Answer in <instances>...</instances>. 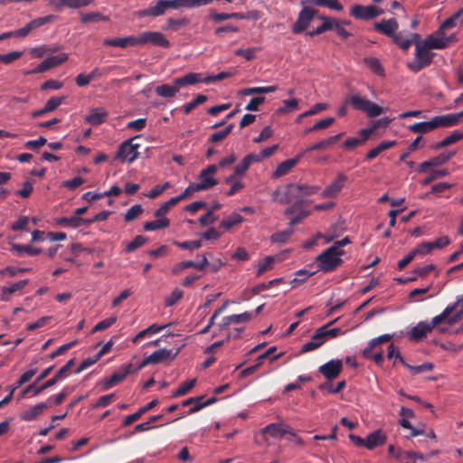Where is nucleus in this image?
Instances as JSON below:
<instances>
[{"instance_id": "18", "label": "nucleus", "mask_w": 463, "mask_h": 463, "mask_svg": "<svg viewBox=\"0 0 463 463\" xmlns=\"http://www.w3.org/2000/svg\"><path fill=\"white\" fill-rule=\"evenodd\" d=\"M398 28V22L394 18L383 19L373 24L374 31L389 38H392L396 33Z\"/></svg>"}, {"instance_id": "19", "label": "nucleus", "mask_w": 463, "mask_h": 463, "mask_svg": "<svg viewBox=\"0 0 463 463\" xmlns=\"http://www.w3.org/2000/svg\"><path fill=\"white\" fill-rule=\"evenodd\" d=\"M263 433L276 439H281L285 434L296 436V432L284 423H270L263 429Z\"/></svg>"}, {"instance_id": "32", "label": "nucleus", "mask_w": 463, "mask_h": 463, "mask_svg": "<svg viewBox=\"0 0 463 463\" xmlns=\"http://www.w3.org/2000/svg\"><path fill=\"white\" fill-rule=\"evenodd\" d=\"M56 223L63 227L79 228L81 225H86V219L78 216L61 217L56 219Z\"/></svg>"}, {"instance_id": "55", "label": "nucleus", "mask_w": 463, "mask_h": 463, "mask_svg": "<svg viewBox=\"0 0 463 463\" xmlns=\"http://www.w3.org/2000/svg\"><path fill=\"white\" fill-rule=\"evenodd\" d=\"M143 213V208L140 204H135L130 207L124 215L126 222H132L137 219Z\"/></svg>"}, {"instance_id": "39", "label": "nucleus", "mask_w": 463, "mask_h": 463, "mask_svg": "<svg viewBox=\"0 0 463 463\" xmlns=\"http://www.w3.org/2000/svg\"><path fill=\"white\" fill-rule=\"evenodd\" d=\"M318 18L323 21V24L315 30L307 33V34L310 37L321 34L326 31H331L332 29L331 17L321 15Z\"/></svg>"}, {"instance_id": "57", "label": "nucleus", "mask_w": 463, "mask_h": 463, "mask_svg": "<svg viewBox=\"0 0 463 463\" xmlns=\"http://www.w3.org/2000/svg\"><path fill=\"white\" fill-rule=\"evenodd\" d=\"M332 29L335 31L338 36H340L343 40H346L351 35L342 25L341 22L338 19L332 18L331 20Z\"/></svg>"}, {"instance_id": "38", "label": "nucleus", "mask_w": 463, "mask_h": 463, "mask_svg": "<svg viewBox=\"0 0 463 463\" xmlns=\"http://www.w3.org/2000/svg\"><path fill=\"white\" fill-rule=\"evenodd\" d=\"M293 233H294V230H293V228H291L289 226V228H288L284 231H279V232L273 233L270 236V241L273 243L284 244L293 235Z\"/></svg>"}, {"instance_id": "41", "label": "nucleus", "mask_w": 463, "mask_h": 463, "mask_svg": "<svg viewBox=\"0 0 463 463\" xmlns=\"http://www.w3.org/2000/svg\"><path fill=\"white\" fill-rule=\"evenodd\" d=\"M170 225V221L167 218H162L152 222L144 223V230L146 232L156 231L166 228Z\"/></svg>"}, {"instance_id": "33", "label": "nucleus", "mask_w": 463, "mask_h": 463, "mask_svg": "<svg viewBox=\"0 0 463 463\" xmlns=\"http://www.w3.org/2000/svg\"><path fill=\"white\" fill-rule=\"evenodd\" d=\"M75 364V359L69 360L66 364H64L62 367H61L58 372L55 373L53 377L49 379L47 381L46 385H54L56 384L60 380L65 378L68 375L69 371L71 369V367Z\"/></svg>"}, {"instance_id": "49", "label": "nucleus", "mask_w": 463, "mask_h": 463, "mask_svg": "<svg viewBox=\"0 0 463 463\" xmlns=\"http://www.w3.org/2000/svg\"><path fill=\"white\" fill-rule=\"evenodd\" d=\"M206 100H207V97L205 95L200 94L194 100L184 105L182 107V109L184 114H189L198 105L204 103Z\"/></svg>"}, {"instance_id": "15", "label": "nucleus", "mask_w": 463, "mask_h": 463, "mask_svg": "<svg viewBox=\"0 0 463 463\" xmlns=\"http://www.w3.org/2000/svg\"><path fill=\"white\" fill-rule=\"evenodd\" d=\"M347 176L343 173H338L336 178L327 185L321 193L323 198L335 197L345 186Z\"/></svg>"}, {"instance_id": "21", "label": "nucleus", "mask_w": 463, "mask_h": 463, "mask_svg": "<svg viewBox=\"0 0 463 463\" xmlns=\"http://www.w3.org/2000/svg\"><path fill=\"white\" fill-rule=\"evenodd\" d=\"M252 313L244 312L238 315H232L224 317L222 322L218 324V327L221 331L226 330L232 324H240L250 321L252 318Z\"/></svg>"}, {"instance_id": "25", "label": "nucleus", "mask_w": 463, "mask_h": 463, "mask_svg": "<svg viewBox=\"0 0 463 463\" xmlns=\"http://www.w3.org/2000/svg\"><path fill=\"white\" fill-rule=\"evenodd\" d=\"M199 82H203V78L202 77V75L200 73H196V72H189V73L185 74L184 76L175 78L173 80V83H175L176 85L178 90H180V88H183V87H185L188 85H194Z\"/></svg>"}, {"instance_id": "14", "label": "nucleus", "mask_w": 463, "mask_h": 463, "mask_svg": "<svg viewBox=\"0 0 463 463\" xmlns=\"http://www.w3.org/2000/svg\"><path fill=\"white\" fill-rule=\"evenodd\" d=\"M142 35V45L145 44H152L154 46L168 48L170 46V42L166 39V37L160 32H151L146 31L141 33Z\"/></svg>"}, {"instance_id": "6", "label": "nucleus", "mask_w": 463, "mask_h": 463, "mask_svg": "<svg viewBox=\"0 0 463 463\" xmlns=\"http://www.w3.org/2000/svg\"><path fill=\"white\" fill-rule=\"evenodd\" d=\"M434 56L435 53L431 52L423 43L416 44L414 61L408 64V68L414 72L420 71L432 63Z\"/></svg>"}, {"instance_id": "1", "label": "nucleus", "mask_w": 463, "mask_h": 463, "mask_svg": "<svg viewBox=\"0 0 463 463\" xmlns=\"http://www.w3.org/2000/svg\"><path fill=\"white\" fill-rule=\"evenodd\" d=\"M346 104H350L356 110L365 112L370 118H375L381 115L383 111V108L362 98L360 95H352L347 100H345V104L338 109L337 114L339 117L346 115Z\"/></svg>"}, {"instance_id": "37", "label": "nucleus", "mask_w": 463, "mask_h": 463, "mask_svg": "<svg viewBox=\"0 0 463 463\" xmlns=\"http://www.w3.org/2000/svg\"><path fill=\"white\" fill-rule=\"evenodd\" d=\"M178 91L179 90L175 83L173 85L162 84L156 88V93L163 98H173Z\"/></svg>"}, {"instance_id": "53", "label": "nucleus", "mask_w": 463, "mask_h": 463, "mask_svg": "<svg viewBox=\"0 0 463 463\" xmlns=\"http://www.w3.org/2000/svg\"><path fill=\"white\" fill-rule=\"evenodd\" d=\"M391 39L402 51H407L410 48V42L407 37L403 36V32L396 33Z\"/></svg>"}, {"instance_id": "4", "label": "nucleus", "mask_w": 463, "mask_h": 463, "mask_svg": "<svg viewBox=\"0 0 463 463\" xmlns=\"http://www.w3.org/2000/svg\"><path fill=\"white\" fill-rule=\"evenodd\" d=\"M344 254L345 251H335V248L329 247L316 258L318 270L325 273L335 270L342 264Z\"/></svg>"}, {"instance_id": "20", "label": "nucleus", "mask_w": 463, "mask_h": 463, "mask_svg": "<svg viewBox=\"0 0 463 463\" xmlns=\"http://www.w3.org/2000/svg\"><path fill=\"white\" fill-rule=\"evenodd\" d=\"M449 308H450V310L446 318V325L449 326L456 324L463 316V294L458 298L455 303L447 306L445 309Z\"/></svg>"}, {"instance_id": "62", "label": "nucleus", "mask_w": 463, "mask_h": 463, "mask_svg": "<svg viewBox=\"0 0 463 463\" xmlns=\"http://www.w3.org/2000/svg\"><path fill=\"white\" fill-rule=\"evenodd\" d=\"M55 16L52 14L46 15L43 17H38L30 22L31 25L33 26V29L39 28L46 24L52 23L55 20Z\"/></svg>"}, {"instance_id": "61", "label": "nucleus", "mask_w": 463, "mask_h": 463, "mask_svg": "<svg viewBox=\"0 0 463 463\" xmlns=\"http://www.w3.org/2000/svg\"><path fill=\"white\" fill-rule=\"evenodd\" d=\"M183 291L179 288H175L172 291L169 297L165 298V305L166 307H172L177 303L183 298Z\"/></svg>"}, {"instance_id": "40", "label": "nucleus", "mask_w": 463, "mask_h": 463, "mask_svg": "<svg viewBox=\"0 0 463 463\" xmlns=\"http://www.w3.org/2000/svg\"><path fill=\"white\" fill-rule=\"evenodd\" d=\"M169 325H164V326H157L156 324L154 325H151L150 326H148L147 328L140 331L134 338H133V343H137L139 340L143 339L144 337H146V335H153V334H156L158 332H160L161 330H163L165 327L168 326Z\"/></svg>"}, {"instance_id": "50", "label": "nucleus", "mask_w": 463, "mask_h": 463, "mask_svg": "<svg viewBox=\"0 0 463 463\" xmlns=\"http://www.w3.org/2000/svg\"><path fill=\"white\" fill-rule=\"evenodd\" d=\"M196 379L183 383L172 394L173 397H180L186 394L192 388L194 387Z\"/></svg>"}, {"instance_id": "36", "label": "nucleus", "mask_w": 463, "mask_h": 463, "mask_svg": "<svg viewBox=\"0 0 463 463\" xmlns=\"http://www.w3.org/2000/svg\"><path fill=\"white\" fill-rule=\"evenodd\" d=\"M11 250L15 251L19 256H22L24 253L30 256H36L42 252L41 248H33L30 245H21L17 243L12 244Z\"/></svg>"}, {"instance_id": "16", "label": "nucleus", "mask_w": 463, "mask_h": 463, "mask_svg": "<svg viewBox=\"0 0 463 463\" xmlns=\"http://www.w3.org/2000/svg\"><path fill=\"white\" fill-rule=\"evenodd\" d=\"M168 10L166 0H157L152 3L147 8L139 10L137 12L138 17H157L164 15Z\"/></svg>"}, {"instance_id": "17", "label": "nucleus", "mask_w": 463, "mask_h": 463, "mask_svg": "<svg viewBox=\"0 0 463 463\" xmlns=\"http://www.w3.org/2000/svg\"><path fill=\"white\" fill-rule=\"evenodd\" d=\"M456 42L455 35H450L448 37H437L434 34H430L426 37L422 43L425 46L430 50L438 49L442 50L449 46L450 43Z\"/></svg>"}, {"instance_id": "30", "label": "nucleus", "mask_w": 463, "mask_h": 463, "mask_svg": "<svg viewBox=\"0 0 463 463\" xmlns=\"http://www.w3.org/2000/svg\"><path fill=\"white\" fill-rule=\"evenodd\" d=\"M396 359H399V361L406 368H408L412 373V374H420L424 372L431 371L434 368V365L431 363H423L422 364L420 365H411L405 362L400 352H397Z\"/></svg>"}, {"instance_id": "54", "label": "nucleus", "mask_w": 463, "mask_h": 463, "mask_svg": "<svg viewBox=\"0 0 463 463\" xmlns=\"http://www.w3.org/2000/svg\"><path fill=\"white\" fill-rule=\"evenodd\" d=\"M282 280H283L282 278H279V279H274L272 280H269L268 282H263V283L258 284L252 288V293L256 294V295L260 294V292L270 288L273 285L281 283Z\"/></svg>"}, {"instance_id": "59", "label": "nucleus", "mask_w": 463, "mask_h": 463, "mask_svg": "<svg viewBox=\"0 0 463 463\" xmlns=\"http://www.w3.org/2000/svg\"><path fill=\"white\" fill-rule=\"evenodd\" d=\"M454 152H447L441 153L437 156L430 158L432 165L439 166L447 163L452 156H454Z\"/></svg>"}, {"instance_id": "31", "label": "nucleus", "mask_w": 463, "mask_h": 463, "mask_svg": "<svg viewBox=\"0 0 463 463\" xmlns=\"http://www.w3.org/2000/svg\"><path fill=\"white\" fill-rule=\"evenodd\" d=\"M342 133L337 134L335 136L329 137L324 140H321L317 143L311 145L310 146L306 148V152L315 151V150H325L329 146L335 144L342 137Z\"/></svg>"}, {"instance_id": "9", "label": "nucleus", "mask_w": 463, "mask_h": 463, "mask_svg": "<svg viewBox=\"0 0 463 463\" xmlns=\"http://www.w3.org/2000/svg\"><path fill=\"white\" fill-rule=\"evenodd\" d=\"M138 371L140 370L137 369V366H134L132 364H128L121 366L104 382L103 389L109 390L112 388L113 386L122 382L128 374L136 373Z\"/></svg>"}, {"instance_id": "64", "label": "nucleus", "mask_w": 463, "mask_h": 463, "mask_svg": "<svg viewBox=\"0 0 463 463\" xmlns=\"http://www.w3.org/2000/svg\"><path fill=\"white\" fill-rule=\"evenodd\" d=\"M284 106L278 109L279 113H287L298 109V100L297 99L283 100Z\"/></svg>"}, {"instance_id": "7", "label": "nucleus", "mask_w": 463, "mask_h": 463, "mask_svg": "<svg viewBox=\"0 0 463 463\" xmlns=\"http://www.w3.org/2000/svg\"><path fill=\"white\" fill-rule=\"evenodd\" d=\"M138 136L123 141L118 146L115 159L129 164L133 163L139 155L138 149L140 145L134 143V140Z\"/></svg>"}, {"instance_id": "52", "label": "nucleus", "mask_w": 463, "mask_h": 463, "mask_svg": "<svg viewBox=\"0 0 463 463\" xmlns=\"http://www.w3.org/2000/svg\"><path fill=\"white\" fill-rule=\"evenodd\" d=\"M99 21H109V17L105 16L99 13H88V14H82L80 15V22L82 24H88L90 22H99Z\"/></svg>"}, {"instance_id": "5", "label": "nucleus", "mask_w": 463, "mask_h": 463, "mask_svg": "<svg viewBox=\"0 0 463 463\" xmlns=\"http://www.w3.org/2000/svg\"><path fill=\"white\" fill-rule=\"evenodd\" d=\"M301 189L298 184H288L284 189H276L271 196L273 201L279 203L301 204L304 203Z\"/></svg>"}, {"instance_id": "56", "label": "nucleus", "mask_w": 463, "mask_h": 463, "mask_svg": "<svg viewBox=\"0 0 463 463\" xmlns=\"http://www.w3.org/2000/svg\"><path fill=\"white\" fill-rule=\"evenodd\" d=\"M117 321V317L112 316L110 317H108L104 320L99 321L91 330V333L94 334L99 331H103L109 327H110L112 325H114Z\"/></svg>"}, {"instance_id": "27", "label": "nucleus", "mask_w": 463, "mask_h": 463, "mask_svg": "<svg viewBox=\"0 0 463 463\" xmlns=\"http://www.w3.org/2000/svg\"><path fill=\"white\" fill-rule=\"evenodd\" d=\"M336 319L328 322L327 324L324 325L323 326L318 327L316 330V337L322 338L326 341V337L334 338L338 336L339 335L343 334V331L341 328L335 327V328H329L333 324H335Z\"/></svg>"}, {"instance_id": "23", "label": "nucleus", "mask_w": 463, "mask_h": 463, "mask_svg": "<svg viewBox=\"0 0 463 463\" xmlns=\"http://www.w3.org/2000/svg\"><path fill=\"white\" fill-rule=\"evenodd\" d=\"M302 156L303 153L298 155L294 158L287 159L279 164L276 170L272 174V177L279 178L289 173L290 170L299 162Z\"/></svg>"}, {"instance_id": "28", "label": "nucleus", "mask_w": 463, "mask_h": 463, "mask_svg": "<svg viewBox=\"0 0 463 463\" xmlns=\"http://www.w3.org/2000/svg\"><path fill=\"white\" fill-rule=\"evenodd\" d=\"M108 112L102 108H96L90 111L86 116L85 120L92 126H98L106 121Z\"/></svg>"}, {"instance_id": "45", "label": "nucleus", "mask_w": 463, "mask_h": 463, "mask_svg": "<svg viewBox=\"0 0 463 463\" xmlns=\"http://www.w3.org/2000/svg\"><path fill=\"white\" fill-rule=\"evenodd\" d=\"M364 62L375 74L383 75V73H384L383 68L382 67V65L377 58L366 57L364 59Z\"/></svg>"}, {"instance_id": "2", "label": "nucleus", "mask_w": 463, "mask_h": 463, "mask_svg": "<svg viewBox=\"0 0 463 463\" xmlns=\"http://www.w3.org/2000/svg\"><path fill=\"white\" fill-rule=\"evenodd\" d=\"M455 117L449 114L436 116L430 121L417 122L409 126V130L413 133L425 134L439 128L455 126Z\"/></svg>"}, {"instance_id": "10", "label": "nucleus", "mask_w": 463, "mask_h": 463, "mask_svg": "<svg viewBox=\"0 0 463 463\" xmlns=\"http://www.w3.org/2000/svg\"><path fill=\"white\" fill-rule=\"evenodd\" d=\"M317 10L304 7L298 14V19L292 26V32L295 34H298L304 32L308 26L315 15L317 14Z\"/></svg>"}, {"instance_id": "8", "label": "nucleus", "mask_w": 463, "mask_h": 463, "mask_svg": "<svg viewBox=\"0 0 463 463\" xmlns=\"http://www.w3.org/2000/svg\"><path fill=\"white\" fill-rule=\"evenodd\" d=\"M383 14V10L370 5H354L350 9V15L354 17L355 19L360 20H371Z\"/></svg>"}, {"instance_id": "3", "label": "nucleus", "mask_w": 463, "mask_h": 463, "mask_svg": "<svg viewBox=\"0 0 463 463\" xmlns=\"http://www.w3.org/2000/svg\"><path fill=\"white\" fill-rule=\"evenodd\" d=\"M450 308L444 309L439 315L434 317L430 323L426 321H421L418 323L415 326H413L410 332V338L412 341L418 342L424 337H426L427 334L431 332L433 328L440 324H446V318L449 316Z\"/></svg>"}, {"instance_id": "13", "label": "nucleus", "mask_w": 463, "mask_h": 463, "mask_svg": "<svg viewBox=\"0 0 463 463\" xmlns=\"http://www.w3.org/2000/svg\"><path fill=\"white\" fill-rule=\"evenodd\" d=\"M343 370V363L339 359H333L318 367V372L323 374L328 381H332L338 377Z\"/></svg>"}, {"instance_id": "63", "label": "nucleus", "mask_w": 463, "mask_h": 463, "mask_svg": "<svg viewBox=\"0 0 463 463\" xmlns=\"http://www.w3.org/2000/svg\"><path fill=\"white\" fill-rule=\"evenodd\" d=\"M447 175H448V170H446V169L434 170L422 181V184L427 185V184H430L431 182H433L434 180L440 178V177H444Z\"/></svg>"}, {"instance_id": "34", "label": "nucleus", "mask_w": 463, "mask_h": 463, "mask_svg": "<svg viewBox=\"0 0 463 463\" xmlns=\"http://www.w3.org/2000/svg\"><path fill=\"white\" fill-rule=\"evenodd\" d=\"M463 138V131L461 130H454L450 135L446 137L443 140L440 142L435 144L434 148L435 149H440L443 147H446L448 146H450Z\"/></svg>"}, {"instance_id": "11", "label": "nucleus", "mask_w": 463, "mask_h": 463, "mask_svg": "<svg viewBox=\"0 0 463 463\" xmlns=\"http://www.w3.org/2000/svg\"><path fill=\"white\" fill-rule=\"evenodd\" d=\"M177 353L172 354V350L169 349H159L153 352L150 355L143 359L137 365V369H143L148 364H160L166 360H173L176 356Z\"/></svg>"}, {"instance_id": "60", "label": "nucleus", "mask_w": 463, "mask_h": 463, "mask_svg": "<svg viewBox=\"0 0 463 463\" xmlns=\"http://www.w3.org/2000/svg\"><path fill=\"white\" fill-rule=\"evenodd\" d=\"M147 241V238L143 235L136 236L131 241H129L127 245V250L131 252L136 250L137 248L144 245Z\"/></svg>"}, {"instance_id": "12", "label": "nucleus", "mask_w": 463, "mask_h": 463, "mask_svg": "<svg viewBox=\"0 0 463 463\" xmlns=\"http://www.w3.org/2000/svg\"><path fill=\"white\" fill-rule=\"evenodd\" d=\"M217 165H210L206 168L203 169L199 175L200 183H197V187L200 191L210 189L218 184V181L213 177L217 172Z\"/></svg>"}, {"instance_id": "44", "label": "nucleus", "mask_w": 463, "mask_h": 463, "mask_svg": "<svg viewBox=\"0 0 463 463\" xmlns=\"http://www.w3.org/2000/svg\"><path fill=\"white\" fill-rule=\"evenodd\" d=\"M233 127H234L233 124H229L222 130L216 131V132L213 133L209 137L208 141L211 142V143H218V142L222 141L223 139H225L227 137V136L229 134H231V132L233 129Z\"/></svg>"}, {"instance_id": "47", "label": "nucleus", "mask_w": 463, "mask_h": 463, "mask_svg": "<svg viewBox=\"0 0 463 463\" xmlns=\"http://www.w3.org/2000/svg\"><path fill=\"white\" fill-rule=\"evenodd\" d=\"M37 383H33L26 386L24 391L21 392V398H24L28 392H33V396L39 395L43 391L46 390L47 388L52 387V385H46L47 381L42 384L35 386Z\"/></svg>"}, {"instance_id": "58", "label": "nucleus", "mask_w": 463, "mask_h": 463, "mask_svg": "<svg viewBox=\"0 0 463 463\" xmlns=\"http://www.w3.org/2000/svg\"><path fill=\"white\" fill-rule=\"evenodd\" d=\"M175 244L183 250H198L202 247V241L199 240L186 241H175Z\"/></svg>"}, {"instance_id": "22", "label": "nucleus", "mask_w": 463, "mask_h": 463, "mask_svg": "<svg viewBox=\"0 0 463 463\" xmlns=\"http://www.w3.org/2000/svg\"><path fill=\"white\" fill-rule=\"evenodd\" d=\"M94 0H51L50 5L59 10L62 7L78 9L85 7L92 4Z\"/></svg>"}, {"instance_id": "46", "label": "nucleus", "mask_w": 463, "mask_h": 463, "mask_svg": "<svg viewBox=\"0 0 463 463\" xmlns=\"http://www.w3.org/2000/svg\"><path fill=\"white\" fill-rule=\"evenodd\" d=\"M345 386H346V382L345 380H343V381H340L339 383H337V384L335 386L333 385L329 382H325L318 386V389L321 391L326 390L328 392L335 394V393L340 392L343 389H345Z\"/></svg>"}, {"instance_id": "42", "label": "nucleus", "mask_w": 463, "mask_h": 463, "mask_svg": "<svg viewBox=\"0 0 463 463\" xmlns=\"http://www.w3.org/2000/svg\"><path fill=\"white\" fill-rule=\"evenodd\" d=\"M324 343H325L324 339L316 337V332H315L314 335H312L311 340L302 345V347L300 349V353L305 354V353L314 351V350L319 348Z\"/></svg>"}, {"instance_id": "43", "label": "nucleus", "mask_w": 463, "mask_h": 463, "mask_svg": "<svg viewBox=\"0 0 463 463\" xmlns=\"http://www.w3.org/2000/svg\"><path fill=\"white\" fill-rule=\"evenodd\" d=\"M243 221L244 219L241 214L233 213L227 219H224L221 222L220 227L224 228L225 230H230L234 225L239 224Z\"/></svg>"}, {"instance_id": "35", "label": "nucleus", "mask_w": 463, "mask_h": 463, "mask_svg": "<svg viewBox=\"0 0 463 463\" xmlns=\"http://www.w3.org/2000/svg\"><path fill=\"white\" fill-rule=\"evenodd\" d=\"M458 24H463V9L460 10L459 12L454 14L449 18L446 19L441 24L438 33L443 34V33L440 32L441 30L453 28V27L457 26Z\"/></svg>"}, {"instance_id": "48", "label": "nucleus", "mask_w": 463, "mask_h": 463, "mask_svg": "<svg viewBox=\"0 0 463 463\" xmlns=\"http://www.w3.org/2000/svg\"><path fill=\"white\" fill-rule=\"evenodd\" d=\"M189 24H190V20L187 17H183L181 19L168 18L166 20L165 29H171L173 31H177L180 27L186 26Z\"/></svg>"}, {"instance_id": "51", "label": "nucleus", "mask_w": 463, "mask_h": 463, "mask_svg": "<svg viewBox=\"0 0 463 463\" xmlns=\"http://www.w3.org/2000/svg\"><path fill=\"white\" fill-rule=\"evenodd\" d=\"M275 258L273 256H267L262 261L259 263L257 276H261L268 270L273 269Z\"/></svg>"}, {"instance_id": "24", "label": "nucleus", "mask_w": 463, "mask_h": 463, "mask_svg": "<svg viewBox=\"0 0 463 463\" xmlns=\"http://www.w3.org/2000/svg\"><path fill=\"white\" fill-rule=\"evenodd\" d=\"M386 442V435L382 430H376L371 432L365 439V448L373 450L377 447L383 445Z\"/></svg>"}, {"instance_id": "29", "label": "nucleus", "mask_w": 463, "mask_h": 463, "mask_svg": "<svg viewBox=\"0 0 463 463\" xmlns=\"http://www.w3.org/2000/svg\"><path fill=\"white\" fill-rule=\"evenodd\" d=\"M29 280L28 279H22L18 282H15L8 287H4L2 288L1 293V300L3 301H8L10 300V298L13 294L21 291L26 285H28Z\"/></svg>"}, {"instance_id": "26", "label": "nucleus", "mask_w": 463, "mask_h": 463, "mask_svg": "<svg viewBox=\"0 0 463 463\" xmlns=\"http://www.w3.org/2000/svg\"><path fill=\"white\" fill-rule=\"evenodd\" d=\"M50 407V404L47 402H40L36 405L30 407L29 409L24 411L21 413L20 418L23 420L31 421L35 420L38 416H40L44 410Z\"/></svg>"}]
</instances>
